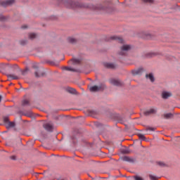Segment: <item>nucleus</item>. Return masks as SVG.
Instances as JSON below:
<instances>
[{
	"instance_id": "f257e3e1",
	"label": "nucleus",
	"mask_w": 180,
	"mask_h": 180,
	"mask_svg": "<svg viewBox=\"0 0 180 180\" xmlns=\"http://www.w3.org/2000/svg\"><path fill=\"white\" fill-rule=\"evenodd\" d=\"M65 5L67 8H82V4L74 1H67L65 3Z\"/></svg>"
},
{
	"instance_id": "f03ea898",
	"label": "nucleus",
	"mask_w": 180,
	"mask_h": 180,
	"mask_svg": "<svg viewBox=\"0 0 180 180\" xmlns=\"http://www.w3.org/2000/svg\"><path fill=\"white\" fill-rule=\"evenodd\" d=\"M105 89L104 84H100L98 86H92L89 87L90 92H99V91H103Z\"/></svg>"
},
{
	"instance_id": "7ed1b4c3",
	"label": "nucleus",
	"mask_w": 180,
	"mask_h": 180,
	"mask_svg": "<svg viewBox=\"0 0 180 180\" xmlns=\"http://www.w3.org/2000/svg\"><path fill=\"white\" fill-rule=\"evenodd\" d=\"M155 113H157L156 108H152L143 112V114L145 115V116H150V115H155Z\"/></svg>"
},
{
	"instance_id": "20e7f679",
	"label": "nucleus",
	"mask_w": 180,
	"mask_h": 180,
	"mask_svg": "<svg viewBox=\"0 0 180 180\" xmlns=\"http://www.w3.org/2000/svg\"><path fill=\"white\" fill-rule=\"evenodd\" d=\"M131 46L130 45H123L121 47V52L120 53V54L121 56H124V54H126V51H129V50H131Z\"/></svg>"
},
{
	"instance_id": "39448f33",
	"label": "nucleus",
	"mask_w": 180,
	"mask_h": 180,
	"mask_svg": "<svg viewBox=\"0 0 180 180\" xmlns=\"http://www.w3.org/2000/svg\"><path fill=\"white\" fill-rule=\"evenodd\" d=\"M44 128L47 130V131H53V129L54 127L53 126V123L47 122L44 124Z\"/></svg>"
},
{
	"instance_id": "423d86ee",
	"label": "nucleus",
	"mask_w": 180,
	"mask_h": 180,
	"mask_svg": "<svg viewBox=\"0 0 180 180\" xmlns=\"http://www.w3.org/2000/svg\"><path fill=\"white\" fill-rule=\"evenodd\" d=\"M172 96V93L169 91H162V98L163 99H168V98H171Z\"/></svg>"
},
{
	"instance_id": "0eeeda50",
	"label": "nucleus",
	"mask_w": 180,
	"mask_h": 180,
	"mask_svg": "<svg viewBox=\"0 0 180 180\" xmlns=\"http://www.w3.org/2000/svg\"><path fill=\"white\" fill-rule=\"evenodd\" d=\"M110 84H112V85H115V86H120L122 85V82H120V80H117L115 79L110 80Z\"/></svg>"
},
{
	"instance_id": "6e6552de",
	"label": "nucleus",
	"mask_w": 180,
	"mask_h": 180,
	"mask_svg": "<svg viewBox=\"0 0 180 180\" xmlns=\"http://www.w3.org/2000/svg\"><path fill=\"white\" fill-rule=\"evenodd\" d=\"M13 4H15V0H6L2 1L1 5L3 6H8V5H12Z\"/></svg>"
},
{
	"instance_id": "1a4fd4ad",
	"label": "nucleus",
	"mask_w": 180,
	"mask_h": 180,
	"mask_svg": "<svg viewBox=\"0 0 180 180\" xmlns=\"http://www.w3.org/2000/svg\"><path fill=\"white\" fill-rule=\"evenodd\" d=\"M133 75H141L143 74V68H139L132 70Z\"/></svg>"
},
{
	"instance_id": "9d476101",
	"label": "nucleus",
	"mask_w": 180,
	"mask_h": 180,
	"mask_svg": "<svg viewBox=\"0 0 180 180\" xmlns=\"http://www.w3.org/2000/svg\"><path fill=\"white\" fill-rule=\"evenodd\" d=\"M111 40H117L118 43H123V39L120 37L113 36L110 37Z\"/></svg>"
},
{
	"instance_id": "9b49d317",
	"label": "nucleus",
	"mask_w": 180,
	"mask_h": 180,
	"mask_svg": "<svg viewBox=\"0 0 180 180\" xmlns=\"http://www.w3.org/2000/svg\"><path fill=\"white\" fill-rule=\"evenodd\" d=\"M120 160H122V161H126L127 162H133V159L129 156H124L121 158Z\"/></svg>"
},
{
	"instance_id": "f8f14e48",
	"label": "nucleus",
	"mask_w": 180,
	"mask_h": 180,
	"mask_svg": "<svg viewBox=\"0 0 180 180\" xmlns=\"http://www.w3.org/2000/svg\"><path fill=\"white\" fill-rule=\"evenodd\" d=\"M63 70H65V71H72V72H78V70L70 67H63Z\"/></svg>"
},
{
	"instance_id": "ddd939ff",
	"label": "nucleus",
	"mask_w": 180,
	"mask_h": 180,
	"mask_svg": "<svg viewBox=\"0 0 180 180\" xmlns=\"http://www.w3.org/2000/svg\"><path fill=\"white\" fill-rule=\"evenodd\" d=\"M7 77L9 79H19V76H17L16 75L8 74Z\"/></svg>"
},
{
	"instance_id": "4468645a",
	"label": "nucleus",
	"mask_w": 180,
	"mask_h": 180,
	"mask_svg": "<svg viewBox=\"0 0 180 180\" xmlns=\"http://www.w3.org/2000/svg\"><path fill=\"white\" fill-rule=\"evenodd\" d=\"M104 65L107 68H116V65H115L114 63H105Z\"/></svg>"
},
{
	"instance_id": "2eb2a0df",
	"label": "nucleus",
	"mask_w": 180,
	"mask_h": 180,
	"mask_svg": "<svg viewBox=\"0 0 180 180\" xmlns=\"http://www.w3.org/2000/svg\"><path fill=\"white\" fill-rule=\"evenodd\" d=\"M68 92H70V94H73L74 95H77V90L73 88H68Z\"/></svg>"
},
{
	"instance_id": "dca6fc26",
	"label": "nucleus",
	"mask_w": 180,
	"mask_h": 180,
	"mask_svg": "<svg viewBox=\"0 0 180 180\" xmlns=\"http://www.w3.org/2000/svg\"><path fill=\"white\" fill-rule=\"evenodd\" d=\"M68 41L72 44H74L75 43H77V39L72 37H69L68 38Z\"/></svg>"
},
{
	"instance_id": "f3484780",
	"label": "nucleus",
	"mask_w": 180,
	"mask_h": 180,
	"mask_svg": "<svg viewBox=\"0 0 180 180\" xmlns=\"http://www.w3.org/2000/svg\"><path fill=\"white\" fill-rule=\"evenodd\" d=\"M146 77L148 78L151 82H154V76H153V74L146 75Z\"/></svg>"
},
{
	"instance_id": "a211bd4d",
	"label": "nucleus",
	"mask_w": 180,
	"mask_h": 180,
	"mask_svg": "<svg viewBox=\"0 0 180 180\" xmlns=\"http://www.w3.org/2000/svg\"><path fill=\"white\" fill-rule=\"evenodd\" d=\"M15 126L14 122H8V123H7V129H11V127H13Z\"/></svg>"
},
{
	"instance_id": "6ab92c4d",
	"label": "nucleus",
	"mask_w": 180,
	"mask_h": 180,
	"mask_svg": "<svg viewBox=\"0 0 180 180\" xmlns=\"http://www.w3.org/2000/svg\"><path fill=\"white\" fill-rule=\"evenodd\" d=\"M29 37L31 39V40H33V39H36V37H37V35L34 33H30L29 34Z\"/></svg>"
},
{
	"instance_id": "aec40b11",
	"label": "nucleus",
	"mask_w": 180,
	"mask_h": 180,
	"mask_svg": "<svg viewBox=\"0 0 180 180\" xmlns=\"http://www.w3.org/2000/svg\"><path fill=\"white\" fill-rule=\"evenodd\" d=\"M71 61L73 63V64H79V63H81V60L79 59H72Z\"/></svg>"
},
{
	"instance_id": "412c9836",
	"label": "nucleus",
	"mask_w": 180,
	"mask_h": 180,
	"mask_svg": "<svg viewBox=\"0 0 180 180\" xmlns=\"http://www.w3.org/2000/svg\"><path fill=\"white\" fill-rule=\"evenodd\" d=\"M96 9H98L100 11L105 10V6H102V4H99L96 7Z\"/></svg>"
},
{
	"instance_id": "4be33fe9",
	"label": "nucleus",
	"mask_w": 180,
	"mask_h": 180,
	"mask_svg": "<svg viewBox=\"0 0 180 180\" xmlns=\"http://www.w3.org/2000/svg\"><path fill=\"white\" fill-rule=\"evenodd\" d=\"M144 4H154V0H142Z\"/></svg>"
},
{
	"instance_id": "5701e85b",
	"label": "nucleus",
	"mask_w": 180,
	"mask_h": 180,
	"mask_svg": "<svg viewBox=\"0 0 180 180\" xmlns=\"http://www.w3.org/2000/svg\"><path fill=\"white\" fill-rule=\"evenodd\" d=\"M172 116V113H167V114H165L164 117L165 119H169V117H171Z\"/></svg>"
},
{
	"instance_id": "b1692460",
	"label": "nucleus",
	"mask_w": 180,
	"mask_h": 180,
	"mask_svg": "<svg viewBox=\"0 0 180 180\" xmlns=\"http://www.w3.org/2000/svg\"><path fill=\"white\" fill-rule=\"evenodd\" d=\"M149 178L150 180H157V177L153 174H150Z\"/></svg>"
},
{
	"instance_id": "393cba45",
	"label": "nucleus",
	"mask_w": 180,
	"mask_h": 180,
	"mask_svg": "<svg viewBox=\"0 0 180 180\" xmlns=\"http://www.w3.org/2000/svg\"><path fill=\"white\" fill-rule=\"evenodd\" d=\"M139 137L140 140H146V136H144L143 134H139Z\"/></svg>"
},
{
	"instance_id": "a878e982",
	"label": "nucleus",
	"mask_w": 180,
	"mask_h": 180,
	"mask_svg": "<svg viewBox=\"0 0 180 180\" xmlns=\"http://www.w3.org/2000/svg\"><path fill=\"white\" fill-rule=\"evenodd\" d=\"M122 153H123V154H129L130 152L129 151V149H123Z\"/></svg>"
},
{
	"instance_id": "bb28decb",
	"label": "nucleus",
	"mask_w": 180,
	"mask_h": 180,
	"mask_svg": "<svg viewBox=\"0 0 180 180\" xmlns=\"http://www.w3.org/2000/svg\"><path fill=\"white\" fill-rule=\"evenodd\" d=\"M22 105L25 106V105H29V100H24L23 101H22Z\"/></svg>"
},
{
	"instance_id": "cd10ccee",
	"label": "nucleus",
	"mask_w": 180,
	"mask_h": 180,
	"mask_svg": "<svg viewBox=\"0 0 180 180\" xmlns=\"http://www.w3.org/2000/svg\"><path fill=\"white\" fill-rule=\"evenodd\" d=\"M4 123H8L9 122V118L8 117H4Z\"/></svg>"
},
{
	"instance_id": "c85d7f7f",
	"label": "nucleus",
	"mask_w": 180,
	"mask_h": 180,
	"mask_svg": "<svg viewBox=\"0 0 180 180\" xmlns=\"http://www.w3.org/2000/svg\"><path fill=\"white\" fill-rule=\"evenodd\" d=\"M20 44H21L22 46H25V44H26L27 43V41H26V40H22V41H20Z\"/></svg>"
},
{
	"instance_id": "c756f323",
	"label": "nucleus",
	"mask_w": 180,
	"mask_h": 180,
	"mask_svg": "<svg viewBox=\"0 0 180 180\" xmlns=\"http://www.w3.org/2000/svg\"><path fill=\"white\" fill-rule=\"evenodd\" d=\"M29 71L28 69H25V70L22 71V75H26V73Z\"/></svg>"
},
{
	"instance_id": "7c9ffc66",
	"label": "nucleus",
	"mask_w": 180,
	"mask_h": 180,
	"mask_svg": "<svg viewBox=\"0 0 180 180\" xmlns=\"http://www.w3.org/2000/svg\"><path fill=\"white\" fill-rule=\"evenodd\" d=\"M134 178H135V180H143V178H141L139 176H136Z\"/></svg>"
},
{
	"instance_id": "2f4dec72",
	"label": "nucleus",
	"mask_w": 180,
	"mask_h": 180,
	"mask_svg": "<svg viewBox=\"0 0 180 180\" xmlns=\"http://www.w3.org/2000/svg\"><path fill=\"white\" fill-rule=\"evenodd\" d=\"M147 130H149L150 131H154V130H155V129L153 128V127H148L147 129Z\"/></svg>"
},
{
	"instance_id": "473e14b6",
	"label": "nucleus",
	"mask_w": 180,
	"mask_h": 180,
	"mask_svg": "<svg viewBox=\"0 0 180 180\" xmlns=\"http://www.w3.org/2000/svg\"><path fill=\"white\" fill-rule=\"evenodd\" d=\"M0 20H5V17H4L2 15H0Z\"/></svg>"
},
{
	"instance_id": "72a5a7b5",
	"label": "nucleus",
	"mask_w": 180,
	"mask_h": 180,
	"mask_svg": "<svg viewBox=\"0 0 180 180\" xmlns=\"http://www.w3.org/2000/svg\"><path fill=\"white\" fill-rule=\"evenodd\" d=\"M33 68H39V65L36 64V65H33Z\"/></svg>"
},
{
	"instance_id": "f704fd0d",
	"label": "nucleus",
	"mask_w": 180,
	"mask_h": 180,
	"mask_svg": "<svg viewBox=\"0 0 180 180\" xmlns=\"http://www.w3.org/2000/svg\"><path fill=\"white\" fill-rule=\"evenodd\" d=\"M35 77L37 78H39V77H40V75H39V73H37V72H35Z\"/></svg>"
},
{
	"instance_id": "c9c22d12",
	"label": "nucleus",
	"mask_w": 180,
	"mask_h": 180,
	"mask_svg": "<svg viewBox=\"0 0 180 180\" xmlns=\"http://www.w3.org/2000/svg\"><path fill=\"white\" fill-rule=\"evenodd\" d=\"M11 160H16V157L15 156H12Z\"/></svg>"
},
{
	"instance_id": "e433bc0d",
	"label": "nucleus",
	"mask_w": 180,
	"mask_h": 180,
	"mask_svg": "<svg viewBox=\"0 0 180 180\" xmlns=\"http://www.w3.org/2000/svg\"><path fill=\"white\" fill-rule=\"evenodd\" d=\"M159 165H161V166H162V165H164V163H162V162H159Z\"/></svg>"
},
{
	"instance_id": "4c0bfd02",
	"label": "nucleus",
	"mask_w": 180,
	"mask_h": 180,
	"mask_svg": "<svg viewBox=\"0 0 180 180\" xmlns=\"http://www.w3.org/2000/svg\"><path fill=\"white\" fill-rule=\"evenodd\" d=\"M2 101V96L0 95V102Z\"/></svg>"
},
{
	"instance_id": "58836bf2",
	"label": "nucleus",
	"mask_w": 180,
	"mask_h": 180,
	"mask_svg": "<svg viewBox=\"0 0 180 180\" xmlns=\"http://www.w3.org/2000/svg\"><path fill=\"white\" fill-rule=\"evenodd\" d=\"M120 123H123V121H120Z\"/></svg>"
},
{
	"instance_id": "ea45409f",
	"label": "nucleus",
	"mask_w": 180,
	"mask_h": 180,
	"mask_svg": "<svg viewBox=\"0 0 180 180\" xmlns=\"http://www.w3.org/2000/svg\"><path fill=\"white\" fill-rule=\"evenodd\" d=\"M26 116H30V115H26Z\"/></svg>"
}]
</instances>
